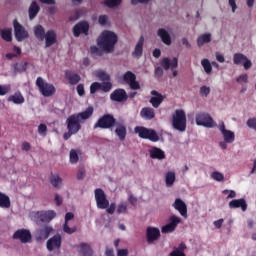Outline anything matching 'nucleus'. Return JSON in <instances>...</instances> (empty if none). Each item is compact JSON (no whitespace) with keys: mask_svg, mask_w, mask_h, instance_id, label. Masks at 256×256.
Wrapping results in <instances>:
<instances>
[{"mask_svg":"<svg viewBox=\"0 0 256 256\" xmlns=\"http://www.w3.org/2000/svg\"><path fill=\"white\" fill-rule=\"evenodd\" d=\"M95 108L89 106L85 111L72 114L66 119L67 132L63 134L64 141H69L72 135H77L78 131H81V121H87L93 116Z\"/></svg>","mask_w":256,"mask_h":256,"instance_id":"nucleus-1","label":"nucleus"},{"mask_svg":"<svg viewBox=\"0 0 256 256\" xmlns=\"http://www.w3.org/2000/svg\"><path fill=\"white\" fill-rule=\"evenodd\" d=\"M118 40L119 38L115 32L105 30L98 37L97 45L100 49H102V51H105V53H113V51H115V45H117Z\"/></svg>","mask_w":256,"mask_h":256,"instance_id":"nucleus-2","label":"nucleus"},{"mask_svg":"<svg viewBox=\"0 0 256 256\" xmlns=\"http://www.w3.org/2000/svg\"><path fill=\"white\" fill-rule=\"evenodd\" d=\"M172 127L180 133L187 131V114L183 109H177L172 115Z\"/></svg>","mask_w":256,"mask_h":256,"instance_id":"nucleus-3","label":"nucleus"},{"mask_svg":"<svg viewBox=\"0 0 256 256\" xmlns=\"http://www.w3.org/2000/svg\"><path fill=\"white\" fill-rule=\"evenodd\" d=\"M117 125V119L113 114H104L93 126V129H113Z\"/></svg>","mask_w":256,"mask_h":256,"instance_id":"nucleus-4","label":"nucleus"},{"mask_svg":"<svg viewBox=\"0 0 256 256\" xmlns=\"http://www.w3.org/2000/svg\"><path fill=\"white\" fill-rule=\"evenodd\" d=\"M134 133H136L140 139H148L153 143H157V141H159V135L157 132L153 129L145 128L144 126H136L134 128Z\"/></svg>","mask_w":256,"mask_h":256,"instance_id":"nucleus-5","label":"nucleus"},{"mask_svg":"<svg viewBox=\"0 0 256 256\" xmlns=\"http://www.w3.org/2000/svg\"><path fill=\"white\" fill-rule=\"evenodd\" d=\"M36 87H38L43 97H53L56 89L53 84L47 83L42 77L36 79Z\"/></svg>","mask_w":256,"mask_h":256,"instance_id":"nucleus-6","label":"nucleus"},{"mask_svg":"<svg viewBox=\"0 0 256 256\" xmlns=\"http://www.w3.org/2000/svg\"><path fill=\"white\" fill-rule=\"evenodd\" d=\"M195 121L197 125L202 127H207L208 129H213L217 124L213 120V117L209 113L200 112L196 114Z\"/></svg>","mask_w":256,"mask_h":256,"instance_id":"nucleus-7","label":"nucleus"},{"mask_svg":"<svg viewBox=\"0 0 256 256\" xmlns=\"http://www.w3.org/2000/svg\"><path fill=\"white\" fill-rule=\"evenodd\" d=\"M95 201L98 209H107L109 207V201L107 200V194L101 188H97L94 191Z\"/></svg>","mask_w":256,"mask_h":256,"instance_id":"nucleus-8","label":"nucleus"},{"mask_svg":"<svg viewBox=\"0 0 256 256\" xmlns=\"http://www.w3.org/2000/svg\"><path fill=\"white\" fill-rule=\"evenodd\" d=\"M61 245H63V237H61L60 234H55L47 240L46 249L50 252L59 251L61 249Z\"/></svg>","mask_w":256,"mask_h":256,"instance_id":"nucleus-9","label":"nucleus"},{"mask_svg":"<svg viewBox=\"0 0 256 256\" xmlns=\"http://www.w3.org/2000/svg\"><path fill=\"white\" fill-rule=\"evenodd\" d=\"M123 80L127 85H129L132 91H138V89H141V84L137 81V75L133 72L127 71L123 76Z\"/></svg>","mask_w":256,"mask_h":256,"instance_id":"nucleus-10","label":"nucleus"},{"mask_svg":"<svg viewBox=\"0 0 256 256\" xmlns=\"http://www.w3.org/2000/svg\"><path fill=\"white\" fill-rule=\"evenodd\" d=\"M13 239L21 241L22 243H31V239H33V236L31 235V231L22 228L14 232Z\"/></svg>","mask_w":256,"mask_h":256,"instance_id":"nucleus-11","label":"nucleus"},{"mask_svg":"<svg viewBox=\"0 0 256 256\" xmlns=\"http://www.w3.org/2000/svg\"><path fill=\"white\" fill-rule=\"evenodd\" d=\"M13 25H14V35L16 37V41H23L27 39V37H29V32L25 30L23 25H21L19 21H17V19L13 21Z\"/></svg>","mask_w":256,"mask_h":256,"instance_id":"nucleus-12","label":"nucleus"},{"mask_svg":"<svg viewBox=\"0 0 256 256\" xmlns=\"http://www.w3.org/2000/svg\"><path fill=\"white\" fill-rule=\"evenodd\" d=\"M181 223V218L179 216L173 215L169 218V223L162 226L161 232L164 234L173 233L177 229V225Z\"/></svg>","mask_w":256,"mask_h":256,"instance_id":"nucleus-13","label":"nucleus"},{"mask_svg":"<svg viewBox=\"0 0 256 256\" xmlns=\"http://www.w3.org/2000/svg\"><path fill=\"white\" fill-rule=\"evenodd\" d=\"M159 237H161V230L156 227H147L146 229V240L148 245H151L155 243V241L159 240Z\"/></svg>","mask_w":256,"mask_h":256,"instance_id":"nucleus-14","label":"nucleus"},{"mask_svg":"<svg viewBox=\"0 0 256 256\" xmlns=\"http://www.w3.org/2000/svg\"><path fill=\"white\" fill-rule=\"evenodd\" d=\"M233 63L234 65H243L244 69H251L253 63H251V60L247 58L244 54L241 53H235L233 55Z\"/></svg>","mask_w":256,"mask_h":256,"instance_id":"nucleus-15","label":"nucleus"},{"mask_svg":"<svg viewBox=\"0 0 256 256\" xmlns=\"http://www.w3.org/2000/svg\"><path fill=\"white\" fill-rule=\"evenodd\" d=\"M218 129L220 133H222L225 143H233L235 141V132L227 130V128H225V122H221L218 125Z\"/></svg>","mask_w":256,"mask_h":256,"instance_id":"nucleus-16","label":"nucleus"},{"mask_svg":"<svg viewBox=\"0 0 256 256\" xmlns=\"http://www.w3.org/2000/svg\"><path fill=\"white\" fill-rule=\"evenodd\" d=\"M110 99L111 101H116L117 103H125V101L129 99V96L127 95L125 89L119 88L111 93Z\"/></svg>","mask_w":256,"mask_h":256,"instance_id":"nucleus-17","label":"nucleus"},{"mask_svg":"<svg viewBox=\"0 0 256 256\" xmlns=\"http://www.w3.org/2000/svg\"><path fill=\"white\" fill-rule=\"evenodd\" d=\"M73 35L74 37H79L81 34L89 35V22L82 21L77 23L73 27Z\"/></svg>","mask_w":256,"mask_h":256,"instance_id":"nucleus-18","label":"nucleus"},{"mask_svg":"<svg viewBox=\"0 0 256 256\" xmlns=\"http://www.w3.org/2000/svg\"><path fill=\"white\" fill-rule=\"evenodd\" d=\"M160 65L165 71H169L170 69L173 71V69H177V67H179V58L174 57L172 61L169 57L163 58Z\"/></svg>","mask_w":256,"mask_h":256,"instance_id":"nucleus-19","label":"nucleus"},{"mask_svg":"<svg viewBox=\"0 0 256 256\" xmlns=\"http://www.w3.org/2000/svg\"><path fill=\"white\" fill-rule=\"evenodd\" d=\"M53 233V227L51 226H44L36 231L35 239L36 241H45L49 239V235Z\"/></svg>","mask_w":256,"mask_h":256,"instance_id":"nucleus-20","label":"nucleus"},{"mask_svg":"<svg viewBox=\"0 0 256 256\" xmlns=\"http://www.w3.org/2000/svg\"><path fill=\"white\" fill-rule=\"evenodd\" d=\"M37 217L41 223H51L57 217V213L54 210L41 211L37 212Z\"/></svg>","mask_w":256,"mask_h":256,"instance_id":"nucleus-21","label":"nucleus"},{"mask_svg":"<svg viewBox=\"0 0 256 256\" xmlns=\"http://www.w3.org/2000/svg\"><path fill=\"white\" fill-rule=\"evenodd\" d=\"M150 93L151 95H153V97L150 98L149 103H151L154 109H159V107L161 106V103L165 101V96H163L161 93H159L156 90H152Z\"/></svg>","mask_w":256,"mask_h":256,"instance_id":"nucleus-22","label":"nucleus"},{"mask_svg":"<svg viewBox=\"0 0 256 256\" xmlns=\"http://www.w3.org/2000/svg\"><path fill=\"white\" fill-rule=\"evenodd\" d=\"M172 207H174V209H176V211H178L182 217L187 219V204H185L181 198H177L172 204Z\"/></svg>","mask_w":256,"mask_h":256,"instance_id":"nucleus-23","label":"nucleus"},{"mask_svg":"<svg viewBox=\"0 0 256 256\" xmlns=\"http://www.w3.org/2000/svg\"><path fill=\"white\" fill-rule=\"evenodd\" d=\"M229 209H242L247 211V201L244 198L231 200L228 204Z\"/></svg>","mask_w":256,"mask_h":256,"instance_id":"nucleus-24","label":"nucleus"},{"mask_svg":"<svg viewBox=\"0 0 256 256\" xmlns=\"http://www.w3.org/2000/svg\"><path fill=\"white\" fill-rule=\"evenodd\" d=\"M44 39L46 48L53 47L57 43V33L54 30H48Z\"/></svg>","mask_w":256,"mask_h":256,"instance_id":"nucleus-25","label":"nucleus"},{"mask_svg":"<svg viewBox=\"0 0 256 256\" xmlns=\"http://www.w3.org/2000/svg\"><path fill=\"white\" fill-rule=\"evenodd\" d=\"M65 79L68 81L70 85H78V83L81 81V75L71 70H66Z\"/></svg>","mask_w":256,"mask_h":256,"instance_id":"nucleus-26","label":"nucleus"},{"mask_svg":"<svg viewBox=\"0 0 256 256\" xmlns=\"http://www.w3.org/2000/svg\"><path fill=\"white\" fill-rule=\"evenodd\" d=\"M115 127V134L118 136V139L120 141H125L127 138V126L123 123L116 122Z\"/></svg>","mask_w":256,"mask_h":256,"instance_id":"nucleus-27","label":"nucleus"},{"mask_svg":"<svg viewBox=\"0 0 256 256\" xmlns=\"http://www.w3.org/2000/svg\"><path fill=\"white\" fill-rule=\"evenodd\" d=\"M145 43V38L141 36L138 40V43L135 46L134 51L132 52V56L135 59H141L143 57V45Z\"/></svg>","mask_w":256,"mask_h":256,"instance_id":"nucleus-28","label":"nucleus"},{"mask_svg":"<svg viewBox=\"0 0 256 256\" xmlns=\"http://www.w3.org/2000/svg\"><path fill=\"white\" fill-rule=\"evenodd\" d=\"M78 253L81 256H93V248L88 243L82 242L78 245Z\"/></svg>","mask_w":256,"mask_h":256,"instance_id":"nucleus-29","label":"nucleus"},{"mask_svg":"<svg viewBox=\"0 0 256 256\" xmlns=\"http://www.w3.org/2000/svg\"><path fill=\"white\" fill-rule=\"evenodd\" d=\"M140 117L145 119V121H151V119H155V109L151 107H144L140 111Z\"/></svg>","mask_w":256,"mask_h":256,"instance_id":"nucleus-30","label":"nucleus"},{"mask_svg":"<svg viewBox=\"0 0 256 256\" xmlns=\"http://www.w3.org/2000/svg\"><path fill=\"white\" fill-rule=\"evenodd\" d=\"M149 153L151 159H158L159 161L165 159V151L161 150V148L152 147Z\"/></svg>","mask_w":256,"mask_h":256,"instance_id":"nucleus-31","label":"nucleus"},{"mask_svg":"<svg viewBox=\"0 0 256 256\" xmlns=\"http://www.w3.org/2000/svg\"><path fill=\"white\" fill-rule=\"evenodd\" d=\"M157 35L158 37H160L164 45H171V35L169 34V32H167V30H165L164 28H160L157 31Z\"/></svg>","mask_w":256,"mask_h":256,"instance_id":"nucleus-32","label":"nucleus"},{"mask_svg":"<svg viewBox=\"0 0 256 256\" xmlns=\"http://www.w3.org/2000/svg\"><path fill=\"white\" fill-rule=\"evenodd\" d=\"M185 249H187V245L185 242H181L178 247L175 246L173 251L169 254V256H187L185 255Z\"/></svg>","mask_w":256,"mask_h":256,"instance_id":"nucleus-33","label":"nucleus"},{"mask_svg":"<svg viewBox=\"0 0 256 256\" xmlns=\"http://www.w3.org/2000/svg\"><path fill=\"white\" fill-rule=\"evenodd\" d=\"M8 101L14 103L15 105H23L25 103V97L21 92H16L8 97Z\"/></svg>","mask_w":256,"mask_h":256,"instance_id":"nucleus-34","label":"nucleus"},{"mask_svg":"<svg viewBox=\"0 0 256 256\" xmlns=\"http://www.w3.org/2000/svg\"><path fill=\"white\" fill-rule=\"evenodd\" d=\"M39 11H41V7H39V4L33 1L28 9L29 19L31 21L32 19H35V17H37V15L39 14Z\"/></svg>","mask_w":256,"mask_h":256,"instance_id":"nucleus-35","label":"nucleus"},{"mask_svg":"<svg viewBox=\"0 0 256 256\" xmlns=\"http://www.w3.org/2000/svg\"><path fill=\"white\" fill-rule=\"evenodd\" d=\"M0 207L1 209L11 208V198L7 194L0 192Z\"/></svg>","mask_w":256,"mask_h":256,"instance_id":"nucleus-36","label":"nucleus"},{"mask_svg":"<svg viewBox=\"0 0 256 256\" xmlns=\"http://www.w3.org/2000/svg\"><path fill=\"white\" fill-rule=\"evenodd\" d=\"M11 28L1 29L0 35L3 39V41H6V43H11L13 41V33Z\"/></svg>","mask_w":256,"mask_h":256,"instance_id":"nucleus-37","label":"nucleus"},{"mask_svg":"<svg viewBox=\"0 0 256 256\" xmlns=\"http://www.w3.org/2000/svg\"><path fill=\"white\" fill-rule=\"evenodd\" d=\"M45 28L42 25H37L34 27V35L38 41H45Z\"/></svg>","mask_w":256,"mask_h":256,"instance_id":"nucleus-38","label":"nucleus"},{"mask_svg":"<svg viewBox=\"0 0 256 256\" xmlns=\"http://www.w3.org/2000/svg\"><path fill=\"white\" fill-rule=\"evenodd\" d=\"M28 62L14 63L12 69L14 73H25L27 71Z\"/></svg>","mask_w":256,"mask_h":256,"instance_id":"nucleus-39","label":"nucleus"},{"mask_svg":"<svg viewBox=\"0 0 256 256\" xmlns=\"http://www.w3.org/2000/svg\"><path fill=\"white\" fill-rule=\"evenodd\" d=\"M206 43H211V33L202 34L197 38L198 47H203Z\"/></svg>","mask_w":256,"mask_h":256,"instance_id":"nucleus-40","label":"nucleus"},{"mask_svg":"<svg viewBox=\"0 0 256 256\" xmlns=\"http://www.w3.org/2000/svg\"><path fill=\"white\" fill-rule=\"evenodd\" d=\"M94 75L95 77H97V79H99V81H103V82L111 81V76L103 70H96L94 72Z\"/></svg>","mask_w":256,"mask_h":256,"instance_id":"nucleus-41","label":"nucleus"},{"mask_svg":"<svg viewBox=\"0 0 256 256\" xmlns=\"http://www.w3.org/2000/svg\"><path fill=\"white\" fill-rule=\"evenodd\" d=\"M175 172L173 171H169L166 173L165 175V183H166V187H173L174 183H175Z\"/></svg>","mask_w":256,"mask_h":256,"instance_id":"nucleus-42","label":"nucleus"},{"mask_svg":"<svg viewBox=\"0 0 256 256\" xmlns=\"http://www.w3.org/2000/svg\"><path fill=\"white\" fill-rule=\"evenodd\" d=\"M201 65L205 73H207V75H211V73L213 72V66H211V62L209 61V59H202Z\"/></svg>","mask_w":256,"mask_h":256,"instance_id":"nucleus-43","label":"nucleus"},{"mask_svg":"<svg viewBox=\"0 0 256 256\" xmlns=\"http://www.w3.org/2000/svg\"><path fill=\"white\" fill-rule=\"evenodd\" d=\"M62 182H63V179H61L59 175H54V174L51 175L50 183L56 189L57 187H59V184Z\"/></svg>","mask_w":256,"mask_h":256,"instance_id":"nucleus-44","label":"nucleus"},{"mask_svg":"<svg viewBox=\"0 0 256 256\" xmlns=\"http://www.w3.org/2000/svg\"><path fill=\"white\" fill-rule=\"evenodd\" d=\"M100 85H101V91H103L104 93H109V91L113 89V83H111V80L102 82L100 83Z\"/></svg>","mask_w":256,"mask_h":256,"instance_id":"nucleus-45","label":"nucleus"},{"mask_svg":"<svg viewBox=\"0 0 256 256\" xmlns=\"http://www.w3.org/2000/svg\"><path fill=\"white\" fill-rule=\"evenodd\" d=\"M127 207V202H121L120 204H118L116 212L118 213V215L125 214L127 213Z\"/></svg>","mask_w":256,"mask_h":256,"instance_id":"nucleus-46","label":"nucleus"},{"mask_svg":"<svg viewBox=\"0 0 256 256\" xmlns=\"http://www.w3.org/2000/svg\"><path fill=\"white\" fill-rule=\"evenodd\" d=\"M104 5L110 9H113V7L121 5V0H104Z\"/></svg>","mask_w":256,"mask_h":256,"instance_id":"nucleus-47","label":"nucleus"},{"mask_svg":"<svg viewBox=\"0 0 256 256\" xmlns=\"http://www.w3.org/2000/svg\"><path fill=\"white\" fill-rule=\"evenodd\" d=\"M97 91H101V83L94 82L90 85V95H95Z\"/></svg>","mask_w":256,"mask_h":256,"instance_id":"nucleus-48","label":"nucleus"},{"mask_svg":"<svg viewBox=\"0 0 256 256\" xmlns=\"http://www.w3.org/2000/svg\"><path fill=\"white\" fill-rule=\"evenodd\" d=\"M212 179H214V181H225V176L223 175V173L215 171L211 174Z\"/></svg>","mask_w":256,"mask_h":256,"instance_id":"nucleus-49","label":"nucleus"},{"mask_svg":"<svg viewBox=\"0 0 256 256\" xmlns=\"http://www.w3.org/2000/svg\"><path fill=\"white\" fill-rule=\"evenodd\" d=\"M63 231L64 233H67L68 235H73V233H75L77 231V227H69L68 223H64L63 226Z\"/></svg>","mask_w":256,"mask_h":256,"instance_id":"nucleus-50","label":"nucleus"},{"mask_svg":"<svg viewBox=\"0 0 256 256\" xmlns=\"http://www.w3.org/2000/svg\"><path fill=\"white\" fill-rule=\"evenodd\" d=\"M11 91V85H1L0 84V96L3 97L4 95H7Z\"/></svg>","mask_w":256,"mask_h":256,"instance_id":"nucleus-51","label":"nucleus"},{"mask_svg":"<svg viewBox=\"0 0 256 256\" xmlns=\"http://www.w3.org/2000/svg\"><path fill=\"white\" fill-rule=\"evenodd\" d=\"M78 161H79V155L77 154V151L72 149L70 151V162L77 163Z\"/></svg>","mask_w":256,"mask_h":256,"instance_id":"nucleus-52","label":"nucleus"},{"mask_svg":"<svg viewBox=\"0 0 256 256\" xmlns=\"http://www.w3.org/2000/svg\"><path fill=\"white\" fill-rule=\"evenodd\" d=\"M90 51L92 55H97L98 57L103 55V50L99 49L97 46L90 47Z\"/></svg>","mask_w":256,"mask_h":256,"instance_id":"nucleus-53","label":"nucleus"},{"mask_svg":"<svg viewBox=\"0 0 256 256\" xmlns=\"http://www.w3.org/2000/svg\"><path fill=\"white\" fill-rule=\"evenodd\" d=\"M209 93H211V88L207 87V86H202L200 88V95L202 97H208Z\"/></svg>","mask_w":256,"mask_h":256,"instance_id":"nucleus-54","label":"nucleus"},{"mask_svg":"<svg viewBox=\"0 0 256 256\" xmlns=\"http://www.w3.org/2000/svg\"><path fill=\"white\" fill-rule=\"evenodd\" d=\"M38 133L39 135H42L43 137H45V135H47V125L40 124L38 126Z\"/></svg>","mask_w":256,"mask_h":256,"instance_id":"nucleus-55","label":"nucleus"},{"mask_svg":"<svg viewBox=\"0 0 256 256\" xmlns=\"http://www.w3.org/2000/svg\"><path fill=\"white\" fill-rule=\"evenodd\" d=\"M76 91H77L79 97H83L85 95V85L78 84L76 87Z\"/></svg>","mask_w":256,"mask_h":256,"instance_id":"nucleus-56","label":"nucleus"},{"mask_svg":"<svg viewBox=\"0 0 256 256\" xmlns=\"http://www.w3.org/2000/svg\"><path fill=\"white\" fill-rule=\"evenodd\" d=\"M247 126L250 129H254V131H256V118H250L247 120Z\"/></svg>","mask_w":256,"mask_h":256,"instance_id":"nucleus-57","label":"nucleus"},{"mask_svg":"<svg viewBox=\"0 0 256 256\" xmlns=\"http://www.w3.org/2000/svg\"><path fill=\"white\" fill-rule=\"evenodd\" d=\"M237 83H247L249 81V76L247 74H242L236 79Z\"/></svg>","mask_w":256,"mask_h":256,"instance_id":"nucleus-58","label":"nucleus"},{"mask_svg":"<svg viewBox=\"0 0 256 256\" xmlns=\"http://www.w3.org/2000/svg\"><path fill=\"white\" fill-rule=\"evenodd\" d=\"M116 208L117 206L115 205V203H111L110 206L106 208V212L108 213V215H113V213H115Z\"/></svg>","mask_w":256,"mask_h":256,"instance_id":"nucleus-59","label":"nucleus"},{"mask_svg":"<svg viewBox=\"0 0 256 256\" xmlns=\"http://www.w3.org/2000/svg\"><path fill=\"white\" fill-rule=\"evenodd\" d=\"M109 17H107V15H101L98 18V23L100 25H107V21H108Z\"/></svg>","mask_w":256,"mask_h":256,"instance_id":"nucleus-60","label":"nucleus"},{"mask_svg":"<svg viewBox=\"0 0 256 256\" xmlns=\"http://www.w3.org/2000/svg\"><path fill=\"white\" fill-rule=\"evenodd\" d=\"M155 77H157L158 79L160 77H163V68H161V67L155 68Z\"/></svg>","mask_w":256,"mask_h":256,"instance_id":"nucleus-61","label":"nucleus"},{"mask_svg":"<svg viewBox=\"0 0 256 256\" xmlns=\"http://www.w3.org/2000/svg\"><path fill=\"white\" fill-rule=\"evenodd\" d=\"M128 201L131 203V205H137V197H135L133 194L128 195Z\"/></svg>","mask_w":256,"mask_h":256,"instance_id":"nucleus-62","label":"nucleus"},{"mask_svg":"<svg viewBox=\"0 0 256 256\" xmlns=\"http://www.w3.org/2000/svg\"><path fill=\"white\" fill-rule=\"evenodd\" d=\"M85 177V169L81 168L78 170L77 179L81 181Z\"/></svg>","mask_w":256,"mask_h":256,"instance_id":"nucleus-63","label":"nucleus"},{"mask_svg":"<svg viewBox=\"0 0 256 256\" xmlns=\"http://www.w3.org/2000/svg\"><path fill=\"white\" fill-rule=\"evenodd\" d=\"M129 255V250L127 249H119L117 252V256H128Z\"/></svg>","mask_w":256,"mask_h":256,"instance_id":"nucleus-64","label":"nucleus"}]
</instances>
